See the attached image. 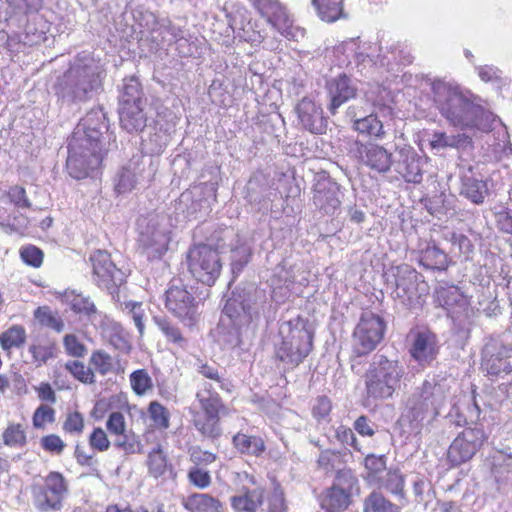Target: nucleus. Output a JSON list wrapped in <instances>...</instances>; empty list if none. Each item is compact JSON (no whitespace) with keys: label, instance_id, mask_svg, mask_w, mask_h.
I'll return each mask as SVG.
<instances>
[{"label":"nucleus","instance_id":"f257e3e1","mask_svg":"<svg viewBox=\"0 0 512 512\" xmlns=\"http://www.w3.org/2000/svg\"><path fill=\"white\" fill-rule=\"evenodd\" d=\"M115 142L109 133L106 113L101 107L91 109L75 128L68 144L66 167L69 175L83 179L97 169L107 152L106 142Z\"/></svg>","mask_w":512,"mask_h":512},{"label":"nucleus","instance_id":"f03ea898","mask_svg":"<svg viewBox=\"0 0 512 512\" xmlns=\"http://www.w3.org/2000/svg\"><path fill=\"white\" fill-rule=\"evenodd\" d=\"M433 101L450 125L462 129L488 132L493 129L496 116L486 110L481 99L458 84L442 80L432 83Z\"/></svg>","mask_w":512,"mask_h":512},{"label":"nucleus","instance_id":"7ed1b4c3","mask_svg":"<svg viewBox=\"0 0 512 512\" xmlns=\"http://www.w3.org/2000/svg\"><path fill=\"white\" fill-rule=\"evenodd\" d=\"M448 394L449 385L445 379H426L404 399L400 423L414 435L428 431L440 415Z\"/></svg>","mask_w":512,"mask_h":512},{"label":"nucleus","instance_id":"20e7f679","mask_svg":"<svg viewBox=\"0 0 512 512\" xmlns=\"http://www.w3.org/2000/svg\"><path fill=\"white\" fill-rule=\"evenodd\" d=\"M265 302V293L254 286L233 292L222 312L219 341L227 348L239 346L242 328L259 317Z\"/></svg>","mask_w":512,"mask_h":512},{"label":"nucleus","instance_id":"39448f33","mask_svg":"<svg viewBox=\"0 0 512 512\" xmlns=\"http://www.w3.org/2000/svg\"><path fill=\"white\" fill-rule=\"evenodd\" d=\"M101 74L99 65L92 58L76 59L53 86L57 101L67 106L86 102L101 88Z\"/></svg>","mask_w":512,"mask_h":512},{"label":"nucleus","instance_id":"423d86ee","mask_svg":"<svg viewBox=\"0 0 512 512\" xmlns=\"http://www.w3.org/2000/svg\"><path fill=\"white\" fill-rule=\"evenodd\" d=\"M404 367L397 361L376 354L364 375L368 405L391 399L400 387Z\"/></svg>","mask_w":512,"mask_h":512},{"label":"nucleus","instance_id":"0eeeda50","mask_svg":"<svg viewBox=\"0 0 512 512\" xmlns=\"http://www.w3.org/2000/svg\"><path fill=\"white\" fill-rule=\"evenodd\" d=\"M281 342L276 345V357L290 368L299 366L313 348V332L302 317L283 321L279 326Z\"/></svg>","mask_w":512,"mask_h":512},{"label":"nucleus","instance_id":"6e6552de","mask_svg":"<svg viewBox=\"0 0 512 512\" xmlns=\"http://www.w3.org/2000/svg\"><path fill=\"white\" fill-rule=\"evenodd\" d=\"M196 399L201 411L193 416L195 429L206 438L218 439L222 435L220 418L229 414L228 407L214 391L213 384L209 382L199 385Z\"/></svg>","mask_w":512,"mask_h":512},{"label":"nucleus","instance_id":"1a4fd4ad","mask_svg":"<svg viewBox=\"0 0 512 512\" xmlns=\"http://www.w3.org/2000/svg\"><path fill=\"white\" fill-rule=\"evenodd\" d=\"M50 23L39 12L26 14L15 27L5 25L0 30V45L11 53L23 51L27 46H35L46 40Z\"/></svg>","mask_w":512,"mask_h":512},{"label":"nucleus","instance_id":"9d476101","mask_svg":"<svg viewBox=\"0 0 512 512\" xmlns=\"http://www.w3.org/2000/svg\"><path fill=\"white\" fill-rule=\"evenodd\" d=\"M137 226L140 253L148 260L160 259L167 252L170 242L165 217L141 216L137 221Z\"/></svg>","mask_w":512,"mask_h":512},{"label":"nucleus","instance_id":"9b49d317","mask_svg":"<svg viewBox=\"0 0 512 512\" xmlns=\"http://www.w3.org/2000/svg\"><path fill=\"white\" fill-rule=\"evenodd\" d=\"M436 298L451 317L454 326L461 332H469L473 325L474 310L468 297L455 285H440Z\"/></svg>","mask_w":512,"mask_h":512},{"label":"nucleus","instance_id":"f8f14e48","mask_svg":"<svg viewBox=\"0 0 512 512\" xmlns=\"http://www.w3.org/2000/svg\"><path fill=\"white\" fill-rule=\"evenodd\" d=\"M34 507L40 512L60 511L68 494V482L60 472L51 471L43 483L31 487Z\"/></svg>","mask_w":512,"mask_h":512},{"label":"nucleus","instance_id":"ddd939ff","mask_svg":"<svg viewBox=\"0 0 512 512\" xmlns=\"http://www.w3.org/2000/svg\"><path fill=\"white\" fill-rule=\"evenodd\" d=\"M187 265L191 275L207 286H212L222 270L219 253L209 245H198L187 254Z\"/></svg>","mask_w":512,"mask_h":512},{"label":"nucleus","instance_id":"4468645a","mask_svg":"<svg viewBox=\"0 0 512 512\" xmlns=\"http://www.w3.org/2000/svg\"><path fill=\"white\" fill-rule=\"evenodd\" d=\"M251 3L261 17L286 39L298 41L304 37L305 30L294 25L293 16L278 0H251Z\"/></svg>","mask_w":512,"mask_h":512},{"label":"nucleus","instance_id":"2eb2a0df","mask_svg":"<svg viewBox=\"0 0 512 512\" xmlns=\"http://www.w3.org/2000/svg\"><path fill=\"white\" fill-rule=\"evenodd\" d=\"M386 324L382 317L365 311L353 332L352 347L357 356H363L372 352L382 341Z\"/></svg>","mask_w":512,"mask_h":512},{"label":"nucleus","instance_id":"dca6fc26","mask_svg":"<svg viewBox=\"0 0 512 512\" xmlns=\"http://www.w3.org/2000/svg\"><path fill=\"white\" fill-rule=\"evenodd\" d=\"M486 439L482 428H465L450 444L447 452L448 461L451 465L458 466L471 460Z\"/></svg>","mask_w":512,"mask_h":512},{"label":"nucleus","instance_id":"f3484780","mask_svg":"<svg viewBox=\"0 0 512 512\" xmlns=\"http://www.w3.org/2000/svg\"><path fill=\"white\" fill-rule=\"evenodd\" d=\"M351 152L361 165L378 174L390 172L394 164L392 152L374 142L355 141Z\"/></svg>","mask_w":512,"mask_h":512},{"label":"nucleus","instance_id":"a211bd4d","mask_svg":"<svg viewBox=\"0 0 512 512\" xmlns=\"http://www.w3.org/2000/svg\"><path fill=\"white\" fill-rule=\"evenodd\" d=\"M155 171L150 158L134 155L120 170L115 189L118 193L130 192L137 185L149 182Z\"/></svg>","mask_w":512,"mask_h":512},{"label":"nucleus","instance_id":"6ab92c4d","mask_svg":"<svg viewBox=\"0 0 512 512\" xmlns=\"http://www.w3.org/2000/svg\"><path fill=\"white\" fill-rule=\"evenodd\" d=\"M166 308L185 325L192 326L197 317V304L194 296L184 285L171 284L166 291Z\"/></svg>","mask_w":512,"mask_h":512},{"label":"nucleus","instance_id":"aec40b11","mask_svg":"<svg viewBox=\"0 0 512 512\" xmlns=\"http://www.w3.org/2000/svg\"><path fill=\"white\" fill-rule=\"evenodd\" d=\"M335 50L337 53L345 54L349 62L353 59L357 65H363L364 67L366 65L389 66L386 56L378 53L380 48L376 44L361 42L359 38L344 41Z\"/></svg>","mask_w":512,"mask_h":512},{"label":"nucleus","instance_id":"412c9836","mask_svg":"<svg viewBox=\"0 0 512 512\" xmlns=\"http://www.w3.org/2000/svg\"><path fill=\"white\" fill-rule=\"evenodd\" d=\"M409 353L419 365L429 366L439 352L438 339L435 333L427 328H416L408 335Z\"/></svg>","mask_w":512,"mask_h":512},{"label":"nucleus","instance_id":"4be33fe9","mask_svg":"<svg viewBox=\"0 0 512 512\" xmlns=\"http://www.w3.org/2000/svg\"><path fill=\"white\" fill-rule=\"evenodd\" d=\"M90 260L94 281L99 287L111 290L123 283L124 274L112 262L108 252L97 250L90 256Z\"/></svg>","mask_w":512,"mask_h":512},{"label":"nucleus","instance_id":"5701e85b","mask_svg":"<svg viewBox=\"0 0 512 512\" xmlns=\"http://www.w3.org/2000/svg\"><path fill=\"white\" fill-rule=\"evenodd\" d=\"M482 367L491 376L512 371V348L498 341H490L482 350Z\"/></svg>","mask_w":512,"mask_h":512},{"label":"nucleus","instance_id":"b1692460","mask_svg":"<svg viewBox=\"0 0 512 512\" xmlns=\"http://www.w3.org/2000/svg\"><path fill=\"white\" fill-rule=\"evenodd\" d=\"M398 151L396 171L408 183L419 184L423 180L425 166L428 164L427 157L417 154L411 146H404Z\"/></svg>","mask_w":512,"mask_h":512},{"label":"nucleus","instance_id":"393cba45","mask_svg":"<svg viewBox=\"0 0 512 512\" xmlns=\"http://www.w3.org/2000/svg\"><path fill=\"white\" fill-rule=\"evenodd\" d=\"M340 187L330 179L319 180L314 186L313 204L323 214L334 216L341 206Z\"/></svg>","mask_w":512,"mask_h":512},{"label":"nucleus","instance_id":"a878e982","mask_svg":"<svg viewBox=\"0 0 512 512\" xmlns=\"http://www.w3.org/2000/svg\"><path fill=\"white\" fill-rule=\"evenodd\" d=\"M326 89L330 99L328 110L335 114L340 106L357 95L356 82L346 74H339L326 82Z\"/></svg>","mask_w":512,"mask_h":512},{"label":"nucleus","instance_id":"bb28decb","mask_svg":"<svg viewBox=\"0 0 512 512\" xmlns=\"http://www.w3.org/2000/svg\"><path fill=\"white\" fill-rule=\"evenodd\" d=\"M296 113L301 126L312 134H324L327 128V120L323 116V110L309 98H303L296 106Z\"/></svg>","mask_w":512,"mask_h":512},{"label":"nucleus","instance_id":"cd10ccee","mask_svg":"<svg viewBox=\"0 0 512 512\" xmlns=\"http://www.w3.org/2000/svg\"><path fill=\"white\" fill-rule=\"evenodd\" d=\"M203 187H194L183 192L177 202V210L185 213L189 219H201L210 211V202L203 198Z\"/></svg>","mask_w":512,"mask_h":512},{"label":"nucleus","instance_id":"c85d7f7f","mask_svg":"<svg viewBox=\"0 0 512 512\" xmlns=\"http://www.w3.org/2000/svg\"><path fill=\"white\" fill-rule=\"evenodd\" d=\"M150 34L152 42L161 48L174 43L181 47L183 43L187 42L185 30L181 26L174 24L168 18L157 20Z\"/></svg>","mask_w":512,"mask_h":512},{"label":"nucleus","instance_id":"c756f323","mask_svg":"<svg viewBox=\"0 0 512 512\" xmlns=\"http://www.w3.org/2000/svg\"><path fill=\"white\" fill-rule=\"evenodd\" d=\"M272 298L280 303L290 297L295 283V274L286 262L277 265L270 278Z\"/></svg>","mask_w":512,"mask_h":512},{"label":"nucleus","instance_id":"7c9ffc66","mask_svg":"<svg viewBox=\"0 0 512 512\" xmlns=\"http://www.w3.org/2000/svg\"><path fill=\"white\" fill-rule=\"evenodd\" d=\"M348 116L353 121V129L358 133L376 140H382L386 136L383 123L378 119L377 115L371 113L356 112L353 107H349Z\"/></svg>","mask_w":512,"mask_h":512},{"label":"nucleus","instance_id":"2f4dec72","mask_svg":"<svg viewBox=\"0 0 512 512\" xmlns=\"http://www.w3.org/2000/svg\"><path fill=\"white\" fill-rule=\"evenodd\" d=\"M6 3L4 24L15 27L26 14L40 12L44 0H6Z\"/></svg>","mask_w":512,"mask_h":512},{"label":"nucleus","instance_id":"473e14b6","mask_svg":"<svg viewBox=\"0 0 512 512\" xmlns=\"http://www.w3.org/2000/svg\"><path fill=\"white\" fill-rule=\"evenodd\" d=\"M472 170V166H469L467 172L461 175L460 194L472 203L480 205L484 202L488 188L483 180L474 177Z\"/></svg>","mask_w":512,"mask_h":512},{"label":"nucleus","instance_id":"72a5a7b5","mask_svg":"<svg viewBox=\"0 0 512 512\" xmlns=\"http://www.w3.org/2000/svg\"><path fill=\"white\" fill-rule=\"evenodd\" d=\"M119 119L121 127L127 132L142 131L146 127L147 122L144 104L120 106Z\"/></svg>","mask_w":512,"mask_h":512},{"label":"nucleus","instance_id":"f704fd0d","mask_svg":"<svg viewBox=\"0 0 512 512\" xmlns=\"http://www.w3.org/2000/svg\"><path fill=\"white\" fill-rule=\"evenodd\" d=\"M395 277V296L399 298L403 304L411 303L415 297L416 272L409 266H405L397 268Z\"/></svg>","mask_w":512,"mask_h":512},{"label":"nucleus","instance_id":"c9c22d12","mask_svg":"<svg viewBox=\"0 0 512 512\" xmlns=\"http://www.w3.org/2000/svg\"><path fill=\"white\" fill-rule=\"evenodd\" d=\"M62 301L66 303L73 312L76 314L87 317L92 320L96 314L97 309L89 297L76 293L74 290H66L62 294Z\"/></svg>","mask_w":512,"mask_h":512},{"label":"nucleus","instance_id":"e433bc0d","mask_svg":"<svg viewBox=\"0 0 512 512\" xmlns=\"http://www.w3.org/2000/svg\"><path fill=\"white\" fill-rule=\"evenodd\" d=\"M350 503V494L345 488L339 485H333L321 498V507L327 512H341L345 510Z\"/></svg>","mask_w":512,"mask_h":512},{"label":"nucleus","instance_id":"4c0bfd02","mask_svg":"<svg viewBox=\"0 0 512 512\" xmlns=\"http://www.w3.org/2000/svg\"><path fill=\"white\" fill-rule=\"evenodd\" d=\"M196 369L197 372L205 378V380L202 381L200 385L204 382H209L213 384L215 392L216 389L227 392L231 391V382L223 376L218 366L215 364L199 361L196 365Z\"/></svg>","mask_w":512,"mask_h":512},{"label":"nucleus","instance_id":"58836bf2","mask_svg":"<svg viewBox=\"0 0 512 512\" xmlns=\"http://www.w3.org/2000/svg\"><path fill=\"white\" fill-rule=\"evenodd\" d=\"M318 17L327 23H333L344 17L342 0H311Z\"/></svg>","mask_w":512,"mask_h":512},{"label":"nucleus","instance_id":"ea45409f","mask_svg":"<svg viewBox=\"0 0 512 512\" xmlns=\"http://www.w3.org/2000/svg\"><path fill=\"white\" fill-rule=\"evenodd\" d=\"M263 502V491L260 488L245 490L231 497L232 507L239 512H254Z\"/></svg>","mask_w":512,"mask_h":512},{"label":"nucleus","instance_id":"a19ab883","mask_svg":"<svg viewBox=\"0 0 512 512\" xmlns=\"http://www.w3.org/2000/svg\"><path fill=\"white\" fill-rule=\"evenodd\" d=\"M234 447L242 454L259 456L265 451V443L261 437L237 433L232 439Z\"/></svg>","mask_w":512,"mask_h":512},{"label":"nucleus","instance_id":"79ce46f5","mask_svg":"<svg viewBox=\"0 0 512 512\" xmlns=\"http://www.w3.org/2000/svg\"><path fill=\"white\" fill-rule=\"evenodd\" d=\"M420 264L427 269L445 270L448 267V256L437 246L429 245L421 253Z\"/></svg>","mask_w":512,"mask_h":512},{"label":"nucleus","instance_id":"37998d69","mask_svg":"<svg viewBox=\"0 0 512 512\" xmlns=\"http://www.w3.org/2000/svg\"><path fill=\"white\" fill-rule=\"evenodd\" d=\"M252 255V246L247 240H237V245L231 249V269L234 275L242 272Z\"/></svg>","mask_w":512,"mask_h":512},{"label":"nucleus","instance_id":"c03bdc74","mask_svg":"<svg viewBox=\"0 0 512 512\" xmlns=\"http://www.w3.org/2000/svg\"><path fill=\"white\" fill-rule=\"evenodd\" d=\"M153 321L168 342L181 348H184L187 345V340L183 337L180 329L167 317L155 316Z\"/></svg>","mask_w":512,"mask_h":512},{"label":"nucleus","instance_id":"a18cd8bd","mask_svg":"<svg viewBox=\"0 0 512 512\" xmlns=\"http://www.w3.org/2000/svg\"><path fill=\"white\" fill-rule=\"evenodd\" d=\"M191 512H219L221 503L208 494H193L185 504Z\"/></svg>","mask_w":512,"mask_h":512},{"label":"nucleus","instance_id":"49530a36","mask_svg":"<svg viewBox=\"0 0 512 512\" xmlns=\"http://www.w3.org/2000/svg\"><path fill=\"white\" fill-rule=\"evenodd\" d=\"M133 104H145L139 81L131 77L124 80L123 90L120 95V106Z\"/></svg>","mask_w":512,"mask_h":512},{"label":"nucleus","instance_id":"de8ad7c7","mask_svg":"<svg viewBox=\"0 0 512 512\" xmlns=\"http://www.w3.org/2000/svg\"><path fill=\"white\" fill-rule=\"evenodd\" d=\"M25 340L26 331L20 325H13L0 334V346L5 351L22 347Z\"/></svg>","mask_w":512,"mask_h":512},{"label":"nucleus","instance_id":"09e8293b","mask_svg":"<svg viewBox=\"0 0 512 512\" xmlns=\"http://www.w3.org/2000/svg\"><path fill=\"white\" fill-rule=\"evenodd\" d=\"M28 351L32 355L33 362L39 367L56 357L57 345L55 342L51 341L35 343L30 345Z\"/></svg>","mask_w":512,"mask_h":512},{"label":"nucleus","instance_id":"8fccbe9b","mask_svg":"<svg viewBox=\"0 0 512 512\" xmlns=\"http://www.w3.org/2000/svg\"><path fill=\"white\" fill-rule=\"evenodd\" d=\"M114 446L121 449L126 454H136L143 452V446L139 436L131 430H125V432L117 435L114 440Z\"/></svg>","mask_w":512,"mask_h":512},{"label":"nucleus","instance_id":"3c124183","mask_svg":"<svg viewBox=\"0 0 512 512\" xmlns=\"http://www.w3.org/2000/svg\"><path fill=\"white\" fill-rule=\"evenodd\" d=\"M122 311L130 320L133 321L140 337H142L145 331L144 321L146 319V313L143 304L141 302L134 301L125 302L122 306Z\"/></svg>","mask_w":512,"mask_h":512},{"label":"nucleus","instance_id":"603ef678","mask_svg":"<svg viewBox=\"0 0 512 512\" xmlns=\"http://www.w3.org/2000/svg\"><path fill=\"white\" fill-rule=\"evenodd\" d=\"M364 512H399V508L381 493L373 491L364 501Z\"/></svg>","mask_w":512,"mask_h":512},{"label":"nucleus","instance_id":"864d4df0","mask_svg":"<svg viewBox=\"0 0 512 512\" xmlns=\"http://www.w3.org/2000/svg\"><path fill=\"white\" fill-rule=\"evenodd\" d=\"M149 473L158 478L167 470V458L160 445H157L148 455Z\"/></svg>","mask_w":512,"mask_h":512},{"label":"nucleus","instance_id":"5fc2aeb1","mask_svg":"<svg viewBox=\"0 0 512 512\" xmlns=\"http://www.w3.org/2000/svg\"><path fill=\"white\" fill-rule=\"evenodd\" d=\"M34 316L40 324L49 327L56 332H61L64 329L63 321L54 315L48 307L37 308Z\"/></svg>","mask_w":512,"mask_h":512},{"label":"nucleus","instance_id":"6e6d98bb","mask_svg":"<svg viewBox=\"0 0 512 512\" xmlns=\"http://www.w3.org/2000/svg\"><path fill=\"white\" fill-rule=\"evenodd\" d=\"M4 444L10 447H22L26 444V435L20 424H10L3 433Z\"/></svg>","mask_w":512,"mask_h":512},{"label":"nucleus","instance_id":"4d7b16f0","mask_svg":"<svg viewBox=\"0 0 512 512\" xmlns=\"http://www.w3.org/2000/svg\"><path fill=\"white\" fill-rule=\"evenodd\" d=\"M65 368L80 382L84 384H92L95 382L94 373L87 368L84 363L74 360L68 361Z\"/></svg>","mask_w":512,"mask_h":512},{"label":"nucleus","instance_id":"13d9d810","mask_svg":"<svg viewBox=\"0 0 512 512\" xmlns=\"http://www.w3.org/2000/svg\"><path fill=\"white\" fill-rule=\"evenodd\" d=\"M130 383L133 391L137 395H144L152 388V379L144 369L134 371L130 375Z\"/></svg>","mask_w":512,"mask_h":512},{"label":"nucleus","instance_id":"bf43d9fd","mask_svg":"<svg viewBox=\"0 0 512 512\" xmlns=\"http://www.w3.org/2000/svg\"><path fill=\"white\" fill-rule=\"evenodd\" d=\"M332 410V402L329 397L320 395L315 398L312 405V415L317 422L329 421Z\"/></svg>","mask_w":512,"mask_h":512},{"label":"nucleus","instance_id":"052dcab7","mask_svg":"<svg viewBox=\"0 0 512 512\" xmlns=\"http://www.w3.org/2000/svg\"><path fill=\"white\" fill-rule=\"evenodd\" d=\"M189 483L199 489H205L211 484V475L208 470L193 466L188 471Z\"/></svg>","mask_w":512,"mask_h":512},{"label":"nucleus","instance_id":"680f3d73","mask_svg":"<svg viewBox=\"0 0 512 512\" xmlns=\"http://www.w3.org/2000/svg\"><path fill=\"white\" fill-rule=\"evenodd\" d=\"M149 414L155 426L167 429L169 427V412L160 403L153 401L149 405Z\"/></svg>","mask_w":512,"mask_h":512},{"label":"nucleus","instance_id":"e2e57ef3","mask_svg":"<svg viewBox=\"0 0 512 512\" xmlns=\"http://www.w3.org/2000/svg\"><path fill=\"white\" fill-rule=\"evenodd\" d=\"M55 420V410L48 405H40L34 412L32 422L35 428H43Z\"/></svg>","mask_w":512,"mask_h":512},{"label":"nucleus","instance_id":"0e129e2a","mask_svg":"<svg viewBox=\"0 0 512 512\" xmlns=\"http://www.w3.org/2000/svg\"><path fill=\"white\" fill-rule=\"evenodd\" d=\"M20 257L24 263L32 267H40L43 262V252L33 245L22 247Z\"/></svg>","mask_w":512,"mask_h":512},{"label":"nucleus","instance_id":"69168bd1","mask_svg":"<svg viewBox=\"0 0 512 512\" xmlns=\"http://www.w3.org/2000/svg\"><path fill=\"white\" fill-rule=\"evenodd\" d=\"M268 512H287L284 492L278 484L268 496Z\"/></svg>","mask_w":512,"mask_h":512},{"label":"nucleus","instance_id":"338daca9","mask_svg":"<svg viewBox=\"0 0 512 512\" xmlns=\"http://www.w3.org/2000/svg\"><path fill=\"white\" fill-rule=\"evenodd\" d=\"M90 362L94 369L101 375H105L112 370V359L110 355L102 351H96L91 355Z\"/></svg>","mask_w":512,"mask_h":512},{"label":"nucleus","instance_id":"774afa93","mask_svg":"<svg viewBox=\"0 0 512 512\" xmlns=\"http://www.w3.org/2000/svg\"><path fill=\"white\" fill-rule=\"evenodd\" d=\"M7 197L10 202L18 208H30L31 202L27 198L26 191L23 187L15 185L9 188Z\"/></svg>","mask_w":512,"mask_h":512}]
</instances>
